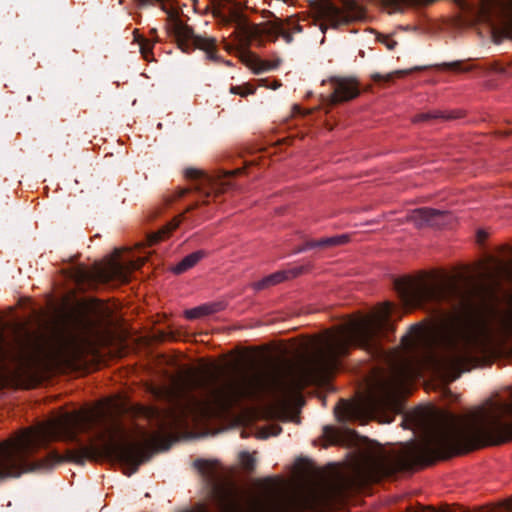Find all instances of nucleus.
Wrapping results in <instances>:
<instances>
[{"label": "nucleus", "mask_w": 512, "mask_h": 512, "mask_svg": "<svg viewBox=\"0 0 512 512\" xmlns=\"http://www.w3.org/2000/svg\"><path fill=\"white\" fill-rule=\"evenodd\" d=\"M408 220L417 228L426 226L440 228L450 223L452 215L445 210L423 207L411 211Z\"/></svg>", "instance_id": "obj_12"}, {"label": "nucleus", "mask_w": 512, "mask_h": 512, "mask_svg": "<svg viewBox=\"0 0 512 512\" xmlns=\"http://www.w3.org/2000/svg\"><path fill=\"white\" fill-rule=\"evenodd\" d=\"M348 241L347 235H338L332 237L322 238L320 240H309L306 241L302 246L295 249L294 253H301L308 249L313 248H330L335 246H340L345 244Z\"/></svg>", "instance_id": "obj_15"}, {"label": "nucleus", "mask_w": 512, "mask_h": 512, "mask_svg": "<svg viewBox=\"0 0 512 512\" xmlns=\"http://www.w3.org/2000/svg\"><path fill=\"white\" fill-rule=\"evenodd\" d=\"M394 288L407 309L420 307L425 303H447L462 308L471 306L470 291L452 279L428 282L423 279L402 278L394 281Z\"/></svg>", "instance_id": "obj_5"}, {"label": "nucleus", "mask_w": 512, "mask_h": 512, "mask_svg": "<svg viewBox=\"0 0 512 512\" xmlns=\"http://www.w3.org/2000/svg\"><path fill=\"white\" fill-rule=\"evenodd\" d=\"M230 92L232 94H237L242 97H245L249 94H253L255 92V88L247 84L243 86H231Z\"/></svg>", "instance_id": "obj_25"}, {"label": "nucleus", "mask_w": 512, "mask_h": 512, "mask_svg": "<svg viewBox=\"0 0 512 512\" xmlns=\"http://www.w3.org/2000/svg\"><path fill=\"white\" fill-rule=\"evenodd\" d=\"M393 304L386 303L383 316L363 317L350 320L329 334L323 347L306 364L288 370L287 378L279 367H269L250 374L219 380L214 374L193 376L188 380L190 392L199 390L201 396L190 394L185 402L170 400L166 408L139 406L137 414L146 419L152 431L137 426L141 441H110L105 453L114 457L132 473L150 458L151 451H166L173 442L172 431L187 425L191 419H206L226 413L244 401H261L265 397H286L307 386L329 377L340 367V359L347 356L351 347L365 350L374 358H387L382 346L389 333L394 332L388 317Z\"/></svg>", "instance_id": "obj_1"}, {"label": "nucleus", "mask_w": 512, "mask_h": 512, "mask_svg": "<svg viewBox=\"0 0 512 512\" xmlns=\"http://www.w3.org/2000/svg\"><path fill=\"white\" fill-rule=\"evenodd\" d=\"M508 510L512 511V505H509Z\"/></svg>", "instance_id": "obj_38"}, {"label": "nucleus", "mask_w": 512, "mask_h": 512, "mask_svg": "<svg viewBox=\"0 0 512 512\" xmlns=\"http://www.w3.org/2000/svg\"><path fill=\"white\" fill-rule=\"evenodd\" d=\"M90 426V416L68 413L58 419L22 429L12 437L0 441V483L19 478L25 473L51 470L65 461L84 464L86 460L96 459L97 449L83 444L77 449L68 450L66 455L52 451L44 458H34L40 449L46 448L55 440L80 443L78 434L89 430Z\"/></svg>", "instance_id": "obj_4"}, {"label": "nucleus", "mask_w": 512, "mask_h": 512, "mask_svg": "<svg viewBox=\"0 0 512 512\" xmlns=\"http://www.w3.org/2000/svg\"><path fill=\"white\" fill-rule=\"evenodd\" d=\"M263 17H271L272 19L258 24H241L238 28V45L240 52L249 57L254 58L249 49L252 44L262 46L264 38L271 42H276L278 38H282L285 43L290 44L293 42V35L303 32V26L299 23L296 16H289L281 18L276 16L273 12L265 10Z\"/></svg>", "instance_id": "obj_7"}, {"label": "nucleus", "mask_w": 512, "mask_h": 512, "mask_svg": "<svg viewBox=\"0 0 512 512\" xmlns=\"http://www.w3.org/2000/svg\"><path fill=\"white\" fill-rule=\"evenodd\" d=\"M8 357V352L4 349L0 343V363L4 362Z\"/></svg>", "instance_id": "obj_32"}, {"label": "nucleus", "mask_w": 512, "mask_h": 512, "mask_svg": "<svg viewBox=\"0 0 512 512\" xmlns=\"http://www.w3.org/2000/svg\"><path fill=\"white\" fill-rule=\"evenodd\" d=\"M449 69L455 70V71H468L470 68H463V63L461 61H454L451 63H445L444 64Z\"/></svg>", "instance_id": "obj_28"}, {"label": "nucleus", "mask_w": 512, "mask_h": 512, "mask_svg": "<svg viewBox=\"0 0 512 512\" xmlns=\"http://www.w3.org/2000/svg\"><path fill=\"white\" fill-rule=\"evenodd\" d=\"M138 44H139V49H140V52L143 56V58L146 60V61H151L153 58H152V47H153V44L151 43L150 40L144 38V37H139V38H136Z\"/></svg>", "instance_id": "obj_22"}, {"label": "nucleus", "mask_w": 512, "mask_h": 512, "mask_svg": "<svg viewBox=\"0 0 512 512\" xmlns=\"http://www.w3.org/2000/svg\"><path fill=\"white\" fill-rule=\"evenodd\" d=\"M478 13L488 23L494 18L505 20L512 32V0H478Z\"/></svg>", "instance_id": "obj_11"}, {"label": "nucleus", "mask_w": 512, "mask_h": 512, "mask_svg": "<svg viewBox=\"0 0 512 512\" xmlns=\"http://www.w3.org/2000/svg\"><path fill=\"white\" fill-rule=\"evenodd\" d=\"M253 69L256 74H260L264 71H269L278 68V66L281 63L280 59H276L275 61H268V60H260V59H253Z\"/></svg>", "instance_id": "obj_20"}, {"label": "nucleus", "mask_w": 512, "mask_h": 512, "mask_svg": "<svg viewBox=\"0 0 512 512\" xmlns=\"http://www.w3.org/2000/svg\"><path fill=\"white\" fill-rule=\"evenodd\" d=\"M324 434L331 442L336 440V432L333 428L329 426L324 427Z\"/></svg>", "instance_id": "obj_29"}, {"label": "nucleus", "mask_w": 512, "mask_h": 512, "mask_svg": "<svg viewBox=\"0 0 512 512\" xmlns=\"http://www.w3.org/2000/svg\"><path fill=\"white\" fill-rule=\"evenodd\" d=\"M380 5L388 10L389 13H395L402 10L403 6L416 5L423 0H379Z\"/></svg>", "instance_id": "obj_19"}, {"label": "nucleus", "mask_w": 512, "mask_h": 512, "mask_svg": "<svg viewBox=\"0 0 512 512\" xmlns=\"http://www.w3.org/2000/svg\"><path fill=\"white\" fill-rule=\"evenodd\" d=\"M383 43L389 50H393L397 46V42L388 36L384 38Z\"/></svg>", "instance_id": "obj_31"}, {"label": "nucleus", "mask_w": 512, "mask_h": 512, "mask_svg": "<svg viewBox=\"0 0 512 512\" xmlns=\"http://www.w3.org/2000/svg\"><path fill=\"white\" fill-rule=\"evenodd\" d=\"M503 269V265L499 264L496 272H487V277L490 278L493 282H497L498 274H500Z\"/></svg>", "instance_id": "obj_30"}, {"label": "nucleus", "mask_w": 512, "mask_h": 512, "mask_svg": "<svg viewBox=\"0 0 512 512\" xmlns=\"http://www.w3.org/2000/svg\"><path fill=\"white\" fill-rule=\"evenodd\" d=\"M312 10L322 33L328 28L338 29L366 17L365 9L356 0H314Z\"/></svg>", "instance_id": "obj_8"}, {"label": "nucleus", "mask_w": 512, "mask_h": 512, "mask_svg": "<svg viewBox=\"0 0 512 512\" xmlns=\"http://www.w3.org/2000/svg\"><path fill=\"white\" fill-rule=\"evenodd\" d=\"M332 86L333 92L329 100L331 105L350 101L360 93L359 84L353 78H333Z\"/></svg>", "instance_id": "obj_14"}, {"label": "nucleus", "mask_w": 512, "mask_h": 512, "mask_svg": "<svg viewBox=\"0 0 512 512\" xmlns=\"http://www.w3.org/2000/svg\"><path fill=\"white\" fill-rule=\"evenodd\" d=\"M424 434L399 452H379L350 474H337L331 485L333 496L342 497L361 486L379 482L398 472L433 465L454 455L487 445L512 441V401H490L464 416L443 413L434 423L422 419Z\"/></svg>", "instance_id": "obj_2"}, {"label": "nucleus", "mask_w": 512, "mask_h": 512, "mask_svg": "<svg viewBox=\"0 0 512 512\" xmlns=\"http://www.w3.org/2000/svg\"><path fill=\"white\" fill-rule=\"evenodd\" d=\"M240 462L246 471L251 472L255 468L256 460L249 452L244 451L240 453Z\"/></svg>", "instance_id": "obj_23"}, {"label": "nucleus", "mask_w": 512, "mask_h": 512, "mask_svg": "<svg viewBox=\"0 0 512 512\" xmlns=\"http://www.w3.org/2000/svg\"><path fill=\"white\" fill-rule=\"evenodd\" d=\"M171 30L179 48L183 52L189 53L197 48L206 53L208 60L213 62L220 60V56L217 54L215 38L195 35L193 29L180 20L173 23Z\"/></svg>", "instance_id": "obj_10"}, {"label": "nucleus", "mask_w": 512, "mask_h": 512, "mask_svg": "<svg viewBox=\"0 0 512 512\" xmlns=\"http://www.w3.org/2000/svg\"><path fill=\"white\" fill-rule=\"evenodd\" d=\"M77 322H78L77 324H78L79 326H82V327L87 326V320H85V319L79 318V319L77 320Z\"/></svg>", "instance_id": "obj_35"}, {"label": "nucleus", "mask_w": 512, "mask_h": 512, "mask_svg": "<svg viewBox=\"0 0 512 512\" xmlns=\"http://www.w3.org/2000/svg\"><path fill=\"white\" fill-rule=\"evenodd\" d=\"M457 117L458 116L452 112L448 113V112H444V111H440V110H435V111L417 114L416 116H414L413 122L414 123L426 122V121H430V120H434V119L451 120V119H455Z\"/></svg>", "instance_id": "obj_17"}, {"label": "nucleus", "mask_w": 512, "mask_h": 512, "mask_svg": "<svg viewBox=\"0 0 512 512\" xmlns=\"http://www.w3.org/2000/svg\"><path fill=\"white\" fill-rule=\"evenodd\" d=\"M244 169L245 168H238L232 171H219L215 175L205 174L196 168L185 169L184 176L194 183L188 188H179L175 194L168 199V201L173 202L176 199L184 197L191 191H195L198 194L199 199L189 205L183 214L171 221L162 230L151 234L149 236L150 244H155L161 241L170 232L175 230L179 226L181 219L184 217L186 212L193 211L203 205H208L210 203V198L213 197V199L216 200L221 193L231 189L234 186L232 182L234 176L242 173Z\"/></svg>", "instance_id": "obj_6"}, {"label": "nucleus", "mask_w": 512, "mask_h": 512, "mask_svg": "<svg viewBox=\"0 0 512 512\" xmlns=\"http://www.w3.org/2000/svg\"><path fill=\"white\" fill-rule=\"evenodd\" d=\"M486 237V234L483 231L478 232V238L479 240H483Z\"/></svg>", "instance_id": "obj_36"}, {"label": "nucleus", "mask_w": 512, "mask_h": 512, "mask_svg": "<svg viewBox=\"0 0 512 512\" xmlns=\"http://www.w3.org/2000/svg\"><path fill=\"white\" fill-rule=\"evenodd\" d=\"M285 279H287V275L285 272H276L269 276L264 277L263 279H261L258 282H255L253 284V288L257 291H260V290L269 288L273 285H276V284L284 281Z\"/></svg>", "instance_id": "obj_18"}, {"label": "nucleus", "mask_w": 512, "mask_h": 512, "mask_svg": "<svg viewBox=\"0 0 512 512\" xmlns=\"http://www.w3.org/2000/svg\"><path fill=\"white\" fill-rule=\"evenodd\" d=\"M412 70H396L394 72H391V73H388V74H381V73H373L371 75V79L376 82V83H380V82H390L392 80H394L396 77H402L404 75H407L411 72Z\"/></svg>", "instance_id": "obj_21"}, {"label": "nucleus", "mask_w": 512, "mask_h": 512, "mask_svg": "<svg viewBox=\"0 0 512 512\" xmlns=\"http://www.w3.org/2000/svg\"><path fill=\"white\" fill-rule=\"evenodd\" d=\"M141 5L152 4L153 2L162 3L164 0H138Z\"/></svg>", "instance_id": "obj_33"}, {"label": "nucleus", "mask_w": 512, "mask_h": 512, "mask_svg": "<svg viewBox=\"0 0 512 512\" xmlns=\"http://www.w3.org/2000/svg\"><path fill=\"white\" fill-rule=\"evenodd\" d=\"M199 308H204L202 310V316L210 315V314H213V313L219 311V305L218 304L202 305V306H199Z\"/></svg>", "instance_id": "obj_27"}, {"label": "nucleus", "mask_w": 512, "mask_h": 512, "mask_svg": "<svg viewBox=\"0 0 512 512\" xmlns=\"http://www.w3.org/2000/svg\"><path fill=\"white\" fill-rule=\"evenodd\" d=\"M207 255L206 251L198 250L185 256L178 264H176L172 271L175 274H182L187 270L194 267L201 259Z\"/></svg>", "instance_id": "obj_16"}, {"label": "nucleus", "mask_w": 512, "mask_h": 512, "mask_svg": "<svg viewBox=\"0 0 512 512\" xmlns=\"http://www.w3.org/2000/svg\"><path fill=\"white\" fill-rule=\"evenodd\" d=\"M425 342V331L421 325H413L402 336L401 345L409 354L393 362L387 376H380L368 384L365 392L353 403H343L337 411L340 421L366 422L385 412L401 409L402 398L409 393L412 381L422 367H429L444 382L455 381L476 362L475 353L480 349L478 335L470 328H461L445 338L439 354L428 350L421 357L416 351Z\"/></svg>", "instance_id": "obj_3"}, {"label": "nucleus", "mask_w": 512, "mask_h": 512, "mask_svg": "<svg viewBox=\"0 0 512 512\" xmlns=\"http://www.w3.org/2000/svg\"><path fill=\"white\" fill-rule=\"evenodd\" d=\"M303 271V268H296L294 270L291 271V273L293 274L294 277L300 275Z\"/></svg>", "instance_id": "obj_34"}, {"label": "nucleus", "mask_w": 512, "mask_h": 512, "mask_svg": "<svg viewBox=\"0 0 512 512\" xmlns=\"http://www.w3.org/2000/svg\"><path fill=\"white\" fill-rule=\"evenodd\" d=\"M204 308H199V307H196V308H193V309H190V310H187L185 312V316L186 318L188 319H196V318H199L202 316V310Z\"/></svg>", "instance_id": "obj_26"}, {"label": "nucleus", "mask_w": 512, "mask_h": 512, "mask_svg": "<svg viewBox=\"0 0 512 512\" xmlns=\"http://www.w3.org/2000/svg\"><path fill=\"white\" fill-rule=\"evenodd\" d=\"M195 467L204 475L208 477H212L214 473V468L212 464L209 461L206 460H196L195 461Z\"/></svg>", "instance_id": "obj_24"}, {"label": "nucleus", "mask_w": 512, "mask_h": 512, "mask_svg": "<svg viewBox=\"0 0 512 512\" xmlns=\"http://www.w3.org/2000/svg\"><path fill=\"white\" fill-rule=\"evenodd\" d=\"M84 346L81 339L71 335L62 340L57 351L58 360L66 366L78 364L83 356Z\"/></svg>", "instance_id": "obj_13"}, {"label": "nucleus", "mask_w": 512, "mask_h": 512, "mask_svg": "<svg viewBox=\"0 0 512 512\" xmlns=\"http://www.w3.org/2000/svg\"><path fill=\"white\" fill-rule=\"evenodd\" d=\"M143 262V260H137L124 264L112 259L104 265L96 264L92 269L78 267L74 278L78 283H87L89 285L108 284L114 281L124 283L129 280L130 271L139 269Z\"/></svg>", "instance_id": "obj_9"}, {"label": "nucleus", "mask_w": 512, "mask_h": 512, "mask_svg": "<svg viewBox=\"0 0 512 512\" xmlns=\"http://www.w3.org/2000/svg\"><path fill=\"white\" fill-rule=\"evenodd\" d=\"M281 432V428L279 427L276 432L273 433V435H278Z\"/></svg>", "instance_id": "obj_37"}]
</instances>
